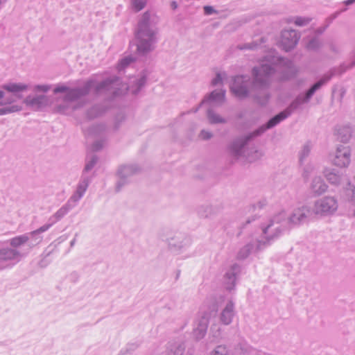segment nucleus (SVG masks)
Returning a JSON list of instances; mask_svg holds the SVG:
<instances>
[{
    "instance_id": "f257e3e1",
    "label": "nucleus",
    "mask_w": 355,
    "mask_h": 355,
    "mask_svg": "<svg viewBox=\"0 0 355 355\" xmlns=\"http://www.w3.org/2000/svg\"><path fill=\"white\" fill-rule=\"evenodd\" d=\"M149 20V15L145 13L144 15V21L139 25V30L137 33L136 37L138 41L137 50L139 52H145L150 49V42L153 40V34L148 27V21Z\"/></svg>"
},
{
    "instance_id": "f03ea898",
    "label": "nucleus",
    "mask_w": 355,
    "mask_h": 355,
    "mask_svg": "<svg viewBox=\"0 0 355 355\" xmlns=\"http://www.w3.org/2000/svg\"><path fill=\"white\" fill-rule=\"evenodd\" d=\"M299 37L297 33L293 30L283 32L281 40V45L285 51L293 49L297 43Z\"/></svg>"
},
{
    "instance_id": "7ed1b4c3",
    "label": "nucleus",
    "mask_w": 355,
    "mask_h": 355,
    "mask_svg": "<svg viewBox=\"0 0 355 355\" xmlns=\"http://www.w3.org/2000/svg\"><path fill=\"white\" fill-rule=\"evenodd\" d=\"M272 69L267 65H262L261 67L259 69H254V85H263L267 80L268 76L272 73Z\"/></svg>"
},
{
    "instance_id": "20e7f679",
    "label": "nucleus",
    "mask_w": 355,
    "mask_h": 355,
    "mask_svg": "<svg viewBox=\"0 0 355 355\" xmlns=\"http://www.w3.org/2000/svg\"><path fill=\"white\" fill-rule=\"evenodd\" d=\"M337 209L336 201L332 198H327L317 204V211L331 213Z\"/></svg>"
},
{
    "instance_id": "39448f33",
    "label": "nucleus",
    "mask_w": 355,
    "mask_h": 355,
    "mask_svg": "<svg viewBox=\"0 0 355 355\" xmlns=\"http://www.w3.org/2000/svg\"><path fill=\"white\" fill-rule=\"evenodd\" d=\"M349 163V150L347 148H338L334 159V164L340 167H345Z\"/></svg>"
},
{
    "instance_id": "423d86ee",
    "label": "nucleus",
    "mask_w": 355,
    "mask_h": 355,
    "mask_svg": "<svg viewBox=\"0 0 355 355\" xmlns=\"http://www.w3.org/2000/svg\"><path fill=\"white\" fill-rule=\"evenodd\" d=\"M244 83L243 76H237L234 78L231 86L233 93L239 97H244L247 94L245 87L242 85Z\"/></svg>"
},
{
    "instance_id": "0eeeda50",
    "label": "nucleus",
    "mask_w": 355,
    "mask_h": 355,
    "mask_svg": "<svg viewBox=\"0 0 355 355\" xmlns=\"http://www.w3.org/2000/svg\"><path fill=\"white\" fill-rule=\"evenodd\" d=\"M290 114L289 112L284 111L271 119L267 124V128H272L279 123L281 121L286 119Z\"/></svg>"
},
{
    "instance_id": "6e6552de",
    "label": "nucleus",
    "mask_w": 355,
    "mask_h": 355,
    "mask_svg": "<svg viewBox=\"0 0 355 355\" xmlns=\"http://www.w3.org/2000/svg\"><path fill=\"white\" fill-rule=\"evenodd\" d=\"M26 87V85L16 83H9L3 86V89L12 93H17L24 91Z\"/></svg>"
},
{
    "instance_id": "1a4fd4ad",
    "label": "nucleus",
    "mask_w": 355,
    "mask_h": 355,
    "mask_svg": "<svg viewBox=\"0 0 355 355\" xmlns=\"http://www.w3.org/2000/svg\"><path fill=\"white\" fill-rule=\"evenodd\" d=\"M233 316L232 306H227L222 313L221 320L225 324H228L230 323Z\"/></svg>"
},
{
    "instance_id": "9d476101",
    "label": "nucleus",
    "mask_w": 355,
    "mask_h": 355,
    "mask_svg": "<svg viewBox=\"0 0 355 355\" xmlns=\"http://www.w3.org/2000/svg\"><path fill=\"white\" fill-rule=\"evenodd\" d=\"M327 189V186L323 183V182L320 179H315L313 182V189L314 192L317 193H321L324 192Z\"/></svg>"
},
{
    "instance_id": "9b49d317",
    "label": "nucleus",
    "mask_w": 355,
    "mask_h": 355,
    "mask_svg": "<svg viewBox=\"0 0 355 355\" xmlns=\"http://www.w3.org/2000/svg\"><path fill=\"white\" fill-rule=\"evenodd\" d=\"M28 240V237L25 235L16 236L10 240V245L13 247H18L27 242Z\"/></svg>"
},
{
    "instance_id": "f8f14e48",
    "label": "nucleus",
    "mask_w": 355,
    "mask_h": 355,
    "mask_svg": "<svg viewBox=\"0 0 355 355\" xmlns=\"http://www.w3.org/2000/svg\"><path fill=\"white\" fill-rule=\"evenodd\" d=\"M225 98V92L222 90L213 92L210 95L212 101H223Z\"/></svg>"
},
{
    "instance_id": "ddd939ff",
    "label": "nucleus",
    "mask_w": 355,
    "mask_h": 355,
    "mask_svg": "<svg viewBox=\"0 0 355 355\" xmlns=\"http://www.w3.org/2000/svg\"><path fill=\"white\" fill-rule=\"evenodd\" d=\"M132 5L133 9L138 12L145 7L146 2L143 0H132Z\"/></svg>"
},
{
    "instance_id": "4468645a",
    "label": "nucleus",
    "mask_w": 355,
    "mask_h": 355,
    "mask_svg": "<svg viewBox=\"0 0 355 355\" xmlns=\"http://www.w3.org/2000/svg\"><path fill=\"white\" fill-rule=\"evenodd\" d=\"M211 355H228V352L225 346H218L211 353Z\"/></svg>"
},
{
    "instance_id": "2eb2a0df",
    "label": "nucleus",
    "mask_w": 355,
    "mask_h": 355,
    "mask_svg": "<svg viewBox=\"0 0 355 355\" xmlns=\"http://www.w3.org/2000/svg\"><path fill=\"white\" fill-rule=\"evenodd\" d=\"M20 108L18 106L13 105L10 107H6L0 109V115L7 114L9 113L15 112L19 111Z\"/></svg>"
},
{
    "instance_id": "dca6fc26",
    "label": "nucleus",
    "mask_w": 355,
    "mask_h": 355,
    "mask_svg": "<svg viewBox=\"0 0 355 355\" xmlns=\"http://www.w3.org/2000/svg\"><path fill=\"white\" fill-rule=\"evenodd\" d=\"M322 83L321 81L314 84L312 87L306 93V96L307 97H310L311 96L313 95V94L315 92V91L316 89H318L321 85H322Z\"/></svg>"
},
{
    "instance_id": "f3484780",
    "label": "nucleus",
    "mask_w": 355,
    "mask_h": 355,
    "mask_svg": "<svg viewBox=\"0 0 355 355\" xmlns=\"http://www.w3.org/2000/svg\"><path fill=\"white\" fill-rule=\"evenodd\" d=\"M208 117H209V121L211 122V123H219V122H223V120L218 116L215 115L214 113H212L211 112H209L208 113Z\"/></svg>"
},
{
    "instance_id": "a211bd4d",
    "label": "nucleus",
    "mask_w": 355,
    "mask_h": 355,
    "mask_svg": "<svg viewBox=\"0 0 355 355\" xmlns=\"http://www.w3.org/2000/svg\"><path fill=\"white\" fill-rule=\"evenodd\" d=\"M327 179L333 183H336L338 180V178L336 174L329 173L327 175Z\"/></svg>"
},
{
    "instance_id": "6ab92c4d",
    "label": "nucleus",
    "mask_w": 355,
    "mask_h": 355,
    "mask_svg": "<svg viewBox=\"0 0 355 355\" xmlns=\"http://www.w3.org/2000/svg\"><path fill=\"white\" fill-rule=\"evenodd\" d=\"M204 10L206 15H211L214 12V8L211 6H208L204 7Z\"/></svg>"
},
{
    "instance_id": "aec40b11",
    "label": "nucleus",
    "mask_w": 355,
    "mask_h": 355,
    "mask_svg": "<svg viewBox=\"0 0 355 355\" xmlns=\"http://www.w3.org/2000/svg\"><path fill=\"white\" fill-rule=\"evenodd\" d=\"M200 137L204 139H207L211 137V135L208 132L202 131L200 133Z\"/></svg>"
},
{
    "instance_id": "412c9836",
    "label": "nucleus",
    "mask_w": 355,
    "mask_h": 355,
    "mask_svg": "<svg viewBox=\"0 0 355 355\" xmlns=\"http://www.w3.org/2000/svg\"><path fill=\"white\" fill-rule=\"evenodd\" d=\"M132 61V60L130 58H125L124 60H121V64L122 66H125V65H127L128 64H129Z\"/></svg>"
},
{
    "instance_id": "4be33fe9",
    "label": "nucleus",
    "mask_w": 355,
    "mask_h": 355,
    "mask_svg": "<svg viewBox=\"0 0 355 355\" xmlns=\"http://www.w3.org/2000/svg\"><path fill=\"white\" fill-rule=\"evenodd\" d=\"M49 225H45V226L41 227L40 229L37 230L35 232L40 233V232H44V231L47 230L49 229Z\"/></svg>"
},
{
    "instance_id": "5701e85b",
    "label": "nucleus",
    "mask_w": 355,
    "mask_h": 355,
    "mask_svg": "<svg viewBox=\"0 0 355 355\" xmlns=\"http://www.w3.org/2000/svg\"><path fill=\"white\" fill-rule=\"evenodd\" d=\"M66 90H67V88L65 87H58L54 89V92H55V93H58V92H64Z\"/></svg>"
},
{
    "instance_id": "b1692460",
    "label": "nucleus",
    "mask_w": 355,
    "mask_h": 355,
    "mask_svg": "<svg viewBox=\"0 0 355 355\" xmlns=\"http://www.w3.org/2000/svg\"><path fill=\"white\" fill-rule=\"evenodd\" d=\"M243 355H259V353L254 350H250L249 352H245Z\"/></svg>"
},
{
    "instance_id": "393cba45",
    "label": "nucleus",
    "mask_w": 355,
    "mask_h": 355,
    "mask_svg": "<svg viewBox=\"0 0 355 355\" xmlns=\"http://www.w3.org/2000/svg\"><path fill=\"white\" fill-rule=\"evenodd\" d=\"M296 216H297V214H295L293 216V217H292V220H293V222H295V221H296V220H297ZM304 216V214H300V216L297 218V220H301L302 218H303Z\"/></svg>"
},
{
    "instance_id": "a878e982",
    "label": "nucleus",
    "mask_w": 355,
    "mask_h": 355,
    "mask_svg": "<svg viewBox=\"0 0 355 355\" xmlns=\"http://www.w3.org/2000/svg\"><path fill=\"white\" fill-rule=\"evenodd\" d=\"M221 78L219 74L217 75L216 78L213 80V84L216 85L217 83L221 82Z\"/></svg>"
},
{
    "instance_id": "bb28decb",
    "label": "nucleus",
    "mask_w": 355,
    "mask_h": 355,
    "mask_svg": "<svg viewBox=\"0 0 355 355\" xmlns=\"http://www.w3.org/2000/svg\"><path fill=\"white\" fill-rule=\"evenodd\" d=\"M295 24H296L297 25L301 26V25H302V24H304V20H302V19H296V21H295Z\"/></svg>"
},
{
    "instance_id": "cd10ccee",
    "label": "nucleus",
    "mask_w": 355,
    "mask_h": 355,
    "mask_svg": "<svg viewBox=\"0 0 355 355\" xmlns=\"http://www.w3.org/2000/svg\"><path fill=\"white\" fill-rule=\"evenodd\" d=\"M171 6L173 10H175L178 8V4L175 1H173L171 3Z\"/></svg>"
},
{
    "instance_id": "c85d7f7f",
    "label": "nucleus",
    "mask_w": 355,
    "mask_h": 355,
    "mask_svg": "<svg viewBox=\"0 0 355 355\" xmlns=\"http://www.w3.org/2000/svg\"><path fill=\"white\" fill-rule=\"evenodd\" d=\"M355 2V0H347L345 1V5H350Z\"/></svg>"
},
{
    "instance_id": "c756f323",
    "label": "nucleus",
    "mask_w": 355,
    "mask_h": 355,
    "mask_svg": "<svg viewBox=\"0 0 355 355\" xmlns=\"http://www.w3.org/2000/svg\"><path fill=\"white\" fill-rule=\"evenodd\" d=\"M37 89L43 91H46L47 88L44 86H37Z\"/></svg>"
},
{
    "instance_id": "7c9ffc66",
    "label": "nucleus",
    "mask_w": 355,
    "mask_h": 355,
    "mask_svg": "<svg viewBox=\"0 0 355 355\" xmlns=\"http://www.w3.org/2000/svg\"><path fill=\"white\" fill-rule=\"evenodd\" d=\"M3 96V92L0 90V98H1Z\"/></svg>"
},
{
    "instance_id": "2f4dec72",
    "label": "nucleus",
    "mask_w": 355,
    "mask_h": 355,
    "mask_svg": "<svg viewBox=\"0 0 355 355\" xmlns=\"http://www.w3.org/2000/svg\"><path fill=\"white\" fill-rule=\"evenodd\" d=\"M71 92H72L73 94H76L77 91L74 90V91H72Z\"/></svg>"
},
{
    "instance_id": "473e14b6",
    "label": "nucleus",
    "mask_w": 355,
    "mask_h": 355,
    "mask_svg": "<svg viewBox=\"0 0 355 355\" xmlns=\"http://www.w3.org/2000/svg\"><path fill=\"white\" fill-rule=\"evenodd\" d=\"M85 169H86V170H89V167L88 166H87L85 167Z\"/></svg>"
}]
</instances>
